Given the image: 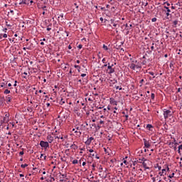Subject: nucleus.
<instances>
[{"label": "nucleus", "instance_id": "338daca9", "mask_svg": "<svg viewBox=\"0 0 182 182\" xmlns=\"http://www.w3.org/2000/svg\"><path fill=\"white\" fill-rule=\"evenodd\" d=\"M68 49H72V46L69 45L68 46Z\"/></svg>", "mask_w": 182, "mask_h": 182}, {"label": "nucleus", "instance_id": "c9c22d12", "mask_svg": "<svg viewBox=\"0 0 182 182\" xmlns=\"http://www.w3.org/2000/svg\"><path fill=\"white\" fill-rule=\"evenodd\" d=\"M4 117H6V119H9V114L6 113Z\"/></svg>", "mask_w": 182, "mask_h": 182}, {"label": "nucleus", "instance_id": "72a5a7b5", "mask_svg": "<svg viewBox=\"0 0 182 182\" xmlns=\"http://www.w3.org/2000/svg\"><path fill=\"white\" fill-rule=\"evenodd\" d=\"M169 178H173L174 177V173H173L171 175L168 176Z\"/></svg>", "mask_w": 182, "mask_h": 182}, {"label": "nucleus", "instance_id": "f03ea898", "mask_svg": "<svg viewBox=\"0 0 182 182\" xmlns=\"http://www.w3.org/2000/svg\"><path fill=\"white\" fill-rule=\"evenodd\" d=\"M113 66H114L113 64L110 65V63H108L107 73H108L109 75H112V73H114V68H113Z\"/></svg>", "mask_w": 182, "mask_h": 182}, {"label": "nucleus", "instance_id": "a878e982", "mask_svg": "<svg viewBox=\"0 0 182 182\" xmlns=\"http://www.w3.org/2000/svg\"><path fill=\"white\" fill-rule=\"evenodd\" d=\"M103 49H105V50H109V48H107V46L106 45H103Z\"/></svg>", "mask_w": 182, "mask_h": 182}, {"label": "nucleus", "instance_id": "603ef678", "mask_svg": "<svg viewBox=\"0 0 182 182\" xmlns=\"http://www.w3.org/2000/svg\"><path fill=\"white\" fill-rule=\"evenodd\" d=\"M47 31H52V28H50L48 26V27L47 28Z\"/></svg>", "mask_w": 182, "mask_h": 182}, {"label": "nucleus", "instance_id": "052dcab7", "mask_svg": "<svg viewBox=\"0 0 182 182\" xmlns=\"http://www.w3.org/2000/svg\"><path fill=\"white\" fill-rule=\"evenodd\" d=\"M125 117H126V120H128V119H129V115H125Z\"/></svg>", "mask_w": 182, "mask_h": 182}, {"label": "nucleus", "instance_id": "bb28decb", "mask_svg": "<svg viewBox=\"0 0 182 182\" xmlns=\"http://www.w3.org/2000/svg\"><path fill=\"white\" fill-rule=\"evenodd\" d=\"M11 100V97H7L6 98L7 103H10Z\"/></svg>", "mask_w": 182, "mask_h": 182}, {"label": "nucleus", "instance_id": "09e8293b", "mask_svg": "<svg viewBox=\"0 0 182 182\" xmlns=\"http://www.w3.org/2000/svg\"><path fill=\"white\" fill-rule=\"evenodd\" d=\"M167 6H170V3H168V2H166V3H164Z\"/></svg>", "mask_w": 182, "mask_h": 182}, {"label": "nucleus", "instance_id": "ea45409f", "mask_svg": "<svg viewBox=\"0 0 182 182\" xmlns=\"http://www.w3.org/2000/svg\"><path fill=\"white\" fill-rule=\"evenodd\" d=\"M16 83H18V81L15 80L14 85V87L17 86V84H16Z\"/></svg>", "mask_w": 182, "mask_h": 182}, {"label": "nucleus", "instance_id": "58836bf2", "mask_svg": "<svg viewBox=\"0 0 182 182\" xmlns=\"http://www.w3.org/2000/svg\"><path fill=\"white\" fill-rule=\"evenodd\" d=\"M20 156H23L24 153L23 151L19 152Z\"/></svg>", "mask_w": 182, "mask_h": 182}, {"label": "nucleus", "instance_id": "f257e3e1", "mask_svg": "<svg viewBox=\"0 0 182 182\" xmlns=\"http://www.w3.org/2000/svg\"><path fill=\"white\" fill-rule=\"evenodd\" d=\"M129 68L132 70H136V69H141V65L139 64V62L137 63H134L129 65Z\"/></svg>", "mask_w": 182, "mask_h": 182}, {"label": "nucleus", "instance_id": "f3484780", "mask_svg": "<svg viewBox=\"0 0 182 182\" xmlns=\"http://www.w3.org/2000/svg\"><path fill=\"white\" fill-rule=\"evenodd\" d=\"M131 63H137V60H134V58H130Z\"/></svg>", "mask_w": 182, "mask_h": 182}, {"label": "nucleus", "instance_id": "9d476101", "mask_svg": "<svg viewBox=\"0 0 182 182\" xmlns=\"http://www.w3.org/2000/svg\"><path fill=\"white\" fill-rule=\"evenodd\" d=\"M8 122H9V118H6V117H4L3 120L1 121V124H4L5 123H8Z\"/></svg>", "mask_w": 182, "mask_h": 182}, {"label": "nucleus", "instance_id": "680f3d73", "mask_svg": "<svg viewBox=\"0 0 182 182\" xmlns=\"http://www.w3.org/2000/svg\"><path fill=\"white\" fill-rule=\"evenodd\" d=\"M166 16H170V12L166 13Z\"/></svg>", "mask_w": 182, "mask_h": 182}, {"label": "nucleus", "instance_id": "6e6552de", "mask_svg": "<svg viewBox=\"0 0 182 182\" xmlns=\"http://www.w3.org/2000/svg\"><path fill=\"white\" fill-rule=\"evenodd\" d=\"M18 4H19V5H28L29 1L27 0H19Z\"/></svg>", "mask_w": 182, "mask_h": 182}, {"label": "nucleus", "instance_id": "473e14b6", "mask_svg": "<svg viewBox=\"0 0 182 182\" xmlns=\"http://www.w3.org/2000/svg\"><path fill=\"white\" fill-rule=\"evenodd\" d=\"M85 161V159H80L79 161L80 164H82V162Z\"/></svg>", "mask_w": 182, "mask_h": 182}, {"label": "nucleus", "instance_id": "dca6fc26", "mask_svg": "<svg viewBox=\"0 0 182 182\" xmlns=\"http://www.w3.org/2000/svg\"><path fill=\"white\" fill-rule=\"evenodd\" d=\"M142 166L143 167H144L145 170L149 169V168L147 166V164H146L145 162L142 163Z\"/></svg>", "mask_w": 182, "mask_h": 182}, {"label": "nucleus", "instance_id": "4be33fe9", "mask_svg": "<svg viewBox=\"0 0 182 182\" xmlns=\"http://www.w3.org/2000/svg\"><path fill=\"white\" fill-rule=\"evenodd\" d=\"M21 168H25L26 167H28V164H21Z\"/></svg>", "mask_w": 182, "mask_h": 182}, {"label": "nucleus", "instance_id": "c03bdc74", "mask_svg": "<svg viewBox=\"0 0 182 182\" xmlns=\"http://www.w3.org/2000/svg\"><path fill=\"white\" fill-rule=\"evenodd\" d=\"M123 163H124V164H126V166H127V164H128L127 161H126V160H124Z\"/></svg>", "mask_w": 182, "mask_h": 182}, {"label": "nucleus", "instance_id": "1a4fd4ad", "mask_svg": "<svg viewBox=\"0 0 182 182\" xmlns=\"http://www.w3.org/2000/svg\"><path fill=\"white\" fill-rule=\"evenodd\" d=\"M1 87H4V89H6L8 87V81L3 80L2 82H1Z\"/></svg>", "mask_w": 182, "mask_h": 182}, {"label": "nucleus", "instance_id": "c756f323", "mask_svg": "<svg viewBox=\"0 0 182 182\" xmlns=\"http://www.w3.org/2000/svg\"><path fill=\"white\" fill-rule=\"evenodd\" d=\"M151 22H157V18H151Z\"/></svg>", "mask_w": 182, "mask_h": 182}, {"label": "nucleus", "instance_id": "de8ad7c7", "mask_svg": "<svg viewBox=\"0 0 182 182\" xmlns=\"http://www.w3.org/2000/svg\"><path fill=\"white\" fill-rule=\"evenodd\" d=\"M156 177H155V178H154V177H153V178H152V181H153V182H156Z\"/></svg>", "mask_w": 182, "mask_h": 182}, {"label": "nucleus", "instance_id": "2f4dec72", "mask_svg": "<svg viewBox=\"0 0 182 182\" xmlns=\"http://www.w3.org/2000/svg\"><path fill=\"white\" fill-rule=\"evenodd\" d=\"M151 50H154V43H152V46L151 47Z\"/></svg>", "mask_w": 182, "mask_h": 182}, {"label": "nucleus", "instance_id": "0e129e2a", "mask_svg": "<svg viewBox=\"0 0 182 182\" xmlns=\"http://www.w3.org/2000/svg\"><path fill=\"white\" fill-rule=\"evenodd\" d=\"M19 176H20V177H24V175L22 174V173H21V174L19 175Z\"/></svg>", "mask_w": 182, "mask_h": 182}, {"label": "nucleus", "instance_id": "cd10ccee", "mask_svg": "<svg viewBox=\"0 0 182 182\" xmlns=\"http://www.w3.org/2000/svg\"><path fill=\"white\" fill-rule=\"evenodd\" d=\"M60 105H65V101L63 100V98H61V100L60 101Z\"/></svg>", "mask_w": 182, "mask_h": 182}, {"label": "nucleus", "instance_id": "20e7f679", "mask_svg": "<svg viewBox=\"0 0 182 182\" xmlns=\"http://www.w3.org/2000/svg\"><path fill=\"white\" fill-rule=\"evenodd\" d=\"M40 146L41 147H43L46 150V149L49 148V142L45 141H40Z\"/></svg>", "mask_w": 182, "mask_h": 182}, {"label": "nucleus", "instance_id": "6ab92c4d", "mask_svg": "<svg viewBox=\"0 0 182 182\" xmlns=\"http://www.w3.org/2000/svg\"><path fill=\"white\" fill-rule=\"evenodd\" d=\"M6 26L8 27V28H12V24H9L8 23V21H6Z\"/></svg>", "mask_w": 182, "mask_h": 182}, {"label": "nucleus", "instance_id": "f8f14e48", "mask_svg": "<svg viewBox=\"0 0 182 182\" xmlns=\"http://www.w3.org/2000/svg\"><path fill=\"white\" fill-rule=\"evenodd\" d=\"M178 154H180V156H181L182 154V144H181L178 147Z\"/></svg>", "mask_w": 182, "mask_h": 182}, {"label": "nucleus", "instance_id": "4468645a", "mask_svg": "<svg viewBox=\"0 0 182 182\" xmlns=\"http://www.w3.org/2000/svg\"><path fill=\"white\" fill-rule=\"evenodd\" d=\"M41 9H43V15H45V14H46V11H48V7H46V6H43V7H41Z\"/></svg>", "mask_w": 182, "mask_h": 182}, {"label": "nucleus", "instance_id": "8fccbe9b", "mask_svg": "<svg viewBox=\"0 0 182 182\" xmlns=\"http://www.w3.org/2000/svg\"><path fill=\"white\" fill-rule=\"evenodd\" d=\"M100 8L101 11H105V7L99 6Z\"/></svg>", "mask_w": 182, "mask_h": 182}, {"label": "nucleus", "instance_id": "6e6d98bb", "mask_svg": "<svg viewBox=\"0 0 182 182\" xmlns=\"http://www.w3.org/2000/svg\"><path fill=\"white\" fill-rule=\"evenodd\" d=\"M89 102H93V100L90 97L88 98Z\"/></svg>", "mask_w": 182, "mask_h": 182}, {"label": "nucleus", "instance_id": "39448f33", "mask_svg": "<svg viewBox=\"0 0 182 182\" xmlns=\"http://www.w3.org/2000/svg\"><path fill=\"white\" fill-rule=\"evenodd\" d=\"M144 144L146 149H150V141H147V139H144Z\"/></svg>", "mask_w": 182, "mask_h": 182}, {"label": "nucleus", "instance_id": "4c0bfd02", "mask_svg": "<svg viewBox=\"0 0 182 182\" xmlns=\"http://www.w3.org/2000/svg\"><path fill=\"white\" fill-rule=\"evenodd\" d=\"M61 18V21H62L63 19V14L60 15V16H58V18Z\"/></svg>", "mask_w": 182, "mask_h": 182}, {"label": "nucleus", "instance_id": "c85d7f7f", "mask_svg": "<svg viewBox=\"0 0 182 182\" xmlns=\"http://www.w3.org/2000/svg\"><path fill=\"white\" fill-rule=\"evenodd\" d=\"M154 97H155L154 93H151V99H152V100H154Z\"/></svg>", "mask_w": 182, "mask_h": 182}, {"label": "nucleus", "instance_id": "b1692460", "mask_svg": "<svg viewBox=\"0 0 182 182\" xmlns=\"http://www.w3.org/2000/svg\"><path fill=\"white\" fill-rule=\"evenodd\" d=\"M74 68H75V69H78V72H80V66L77 65H75Z\"/></svg>", "mask_w": 182, "mask_h": 182}, {"label": "nucleus", "instance_id": "412c9836", "mask_svg": "<svg viewBox=\"0 0 182 182\" xmlns=\"http://www.w3.org/2000/svg\"><path fill=\"white\" fill-rule=\"evenodd\" d=\"M156 181L161 182V177L156 176Z\"/></svg>", "mask_w": 182, "mask_h": 182}, {"label": "nucleus", "instance_id": "e433bc0d", "mask_svg": "<svg viewBox=\"0 0 182 182\" xmlns=\"http://www.w3.org/2000/svg\"><path fill=\"white\" fill-rule=\"evenodd\" d=\"M3 38H8V35L6 33H4L2 35Z\"/></svg>", "mask_w": 182, "mask_h": 182}, {"label": "nucleus", "instance_id": "864d4df0", "mask_svg": "<svg viewBox=\"0 0 182 182\" xmlns=\"http://www.w3.org/2000/svg\"><path fill=\"white\" fill-rule=\"evenodd\" d=\"M46 106H47V107H49L50 106V103H49V102L46 103Z\"/></svg>", "mask_w": 182, "mask_h": 182}, {"label": "nucleus", "instance_id": "13d9d810", "mask_svg": "<svg viewBox=\"0 0 182 182\" xmlns=\"http://www.w3.org/2000/svg\"><path fill=\"white\" fill-rule=\"evenodd\" d=\"M82 77H85V76H86V74L83 73L81 75Z\"/></svg>", "mask_w": 182, "mask_h": 182}, {"label": "nucleus", "instance_id": "a19ab883", "mask_svg": "<svg viewBox=\"0 0 182 182\" xmlns=\"http://www.w3.org/2000/svg\"><path fill=\"white\" fill-rule=\"evenodd\" d=\"M177 23H178V21H173V25L176 26V25H177Z\"/></svg>", "mask_w": 182, "mask_h": 182}, {"label": "nucleus", "instance_id": "5701e85b", "mask_svg": "<svg viewBox=\"0 0 182 182\" xmlns=\"http://www.w3.org/2000/svg\"><path fill=\"white\" fill-rule=\"evenodd\" d=\"M115 89H117V90H122V87L119 85H115Z\"/></svg>", "mask_w": 182, "mask_h": 182}, {"label": "nucleus", "instance_id": "e2e57ef3", "mask_svg": "<svg viewBox=\"0 0 182 182\" xmlns=\"http://www.w3.org/2000/svg\"><path fill=\"white\" fill-rule=\"evenodd\" d=\"M95 159H97V160H99V159H100L97 155L95 156Z\"/></svg>", "mask_w": 182, "mask_h": 182}, {"label": "nucleus", "instance_id": "69168bd1", "mask_svg": "<svg viewBox=\"0 0 182 182\" xmlns=\"http://www.w3.org/2000/svg\"><path fill=\"white\" fill-rule=\"evenodd\" d=\"M82 166H86V162L83 161L82 162Z\"/></svg>", "mask_w": 182, "mask_h": 182}, {"label": "nucleus", "instance_id": "423d86ee", "mask_svg": "<svg viewBox=\"0 0 182 182\" xmlns=\"http://www.w3.org/2000/svg\"><path fill=\"white\" fill-rule=\"evenodd\" d=\"M109 103L110 105H112V106H117V101H116L114 98H110Z\"/></svg>", "mask_w": 182, "mask_h": 182}, {"label": "nucleus", "instance_id": "ddd939ff", "mask_svg": "<svg viewBox=\"0 0 182 182\" xmlns=\"http://www.w3.org/2000/svg\"><path fill=\"white\" fill-rule=\"evenodd\" d=\"M146 129L149 131H151V129H153V125L150 124H148L146 125Z\"/></svg>", "mask_w": 182, "mask_h": 182}, {"label": "nucleus", "instance_id": "aec40b11", "mask_svg": "<svg viewBox=\"0 0 182 182\" xmlns=\"http://www.w3.org/2000/svg\"><path fill=\"white\" fill-rule=\"evenodd\" d=\"M164 8L165 9H166V12H171V10H170V9L168 7H167L166 6H164Z\"/></svg>", "mask_w": 182, "mask_h": 182}, {"label": "nucleus", "instance_id": "774afa93", "mask_svg": "<svg viewBox=\"0 0 182 182\" xmlns=\"http://www.w3.org/2000/svg\"><path fill=\"white\" fill-rule=\"evenodd\" d=\"M107 109L110 110V106H109V105L107 106Z\"/></svg>", "mask_w": 182, "mask_h": 182}, {"label": "nucleus", "instance_id": "a211bd4d", "mask_svg": "<svg viewBox=\"0 0 182 182\" xmlns=\"http://www.w3.org/2000/svg\"><path fill=\"white\" fill-rule=\"evenodd\" d=\"M4 95H9L11 93V91L8 89L5 90L4 92Z\"/></svg>", "mask_w": 182, "mask_h": 182}, {"label": "nucleus", "instance_id": "a18cd8bd", "mask_svg": "<svg viewBox=\"0 0 182 182\" xmlns=\"http://www.w3.org/2000/svg\"><path fill=\"white\" fill-rule=\"evenodd\" d=\"M100 124H105V122L102 121V120H100Z\"/></svg>", "mask_w": 182, "mask_h": 182}, {"label": "nucleus", "instance_id": "5fc2aeb1", "mask_svg": "<svg viewBox=\"0 0 182 182\" xmlns=\"http://www.w3.org/2000/svg\"><path fill=\"white\" fill-rule=\"evenodd\" d=\"M144 82V80L142 79L140 80L139 83L143 84Z\"/></svg>", "mask_w": 182, "mask_h": 182}, {"label": "nucleus", "instance_id": "393cba45", "mask_svg": "<svg viewBox=\"0 0 182 182\" xmlns=\"http://www.w3.org/2000/svg\"><path fill=\"white\" fill-rule=\"evenodd\" d=\"M79 163V161H77V159H75L73 161V164H77Z\"/></svg>", "mask_w": 182, "mask_h": 182}, {"label": "nucleus", "instance_id": "2eb2a0df", "mask_svg": "<svg viewBox=\"0 0 182 182\" xmlns=\"http://www.w3.org/2000/svg\"><path fill=\"white\" fill-rule=\"evenodd\" d=\"M70 147L73 149V150H77V145L73 144L70 146Z\"/></svg>", "mask_w": 182, "mask_h": 182}, {"label": "nucleus", "instance_id": "7c9ffc66", "mask_svg": "<svg viewBox=\"0 0 182 182\" xmlns=\"http://www.w3.org/2000/svg\"><path fill=\"white\" fill-rule=\"evenodd\" d=\"M164 171H166V169H162V172H159L160 176H163V173H164Z\"/></svg>", "mask_w": 182, "mask_h": 182}, {"label": "nucleus", "instance_id": "37998d69", "mask_svg": "<svg viewBox=\"0 0 182 182\" xmlns=\"http://www.w3.org/2000/svg\"><path fill=\"white\" fill-rule=\"evenodd\" d=\"M181 49H179V50H178V52L177 53H178V55H182V53H181Z\"/></svg>", "mask_w": 182, "mask_h": 182}, {"label": "nucleus", "instance_id": "79ce46f5", "mask_svg": "<svg viewBox=\"0 0 182 182\" xmlns=\"http://www.w3.org/2000/svg\"><path fill=\"white\" fill-rule=\"evenodd\" d=\"M102 62V63H106V58H103Z\"/></svg>", "mask_w": 182, "mask_h": 182}, {"label": "nucleus", "instance_id": "49530a36", "mask_svg": "<svg viewBox=\"0 0 182 182\" xmlns=\"http://www.w3.org/2000/svg\"><path fill=\"white\" fill-rule=\"evenodd\" d=\"M149 75H151V76H154V73H153V72H149Z\"/></svg>", "mask_w": 182, "mask_h": 182}, {"label": "nucleus", "instance_id": "bf43d9fd", "mask_svg": "<svg viewBox=\"0 0 182 182\" xmlns=\"http://www.w3.org/2000/svg\"><path fill=\"white\" fill-rule=\"evenodd\" d=\"M90 153H93V151H95L93 149H90L89 150Z\"/></svg>", "mask_w": 182, "mask_h": 182}, {"label": "nucleus", "instance_id": "9b49d317", "mask_svg": "<svg viewBox=\"0 0 182 182\" xmlns=\"http://www.w3.org/2000/svg\"><path fill=\"white\" fill-rule=\"evenodd\" d=\"M47 139H48V143H52V141H53V136L48 135L47 136Z\"/></svg>", "mask_w": 182, "mask_h": 182}, {"label": "nucleus", "instance_id": "7ed1b4c3", "mask_svg": "<svg viewBox=\"0 0 182 182\" xmlns=\"http://www.w3.org/2000/svg\"><path fill=\"white\" fill-rule=\"evenodd\" d=\"M172 115H173V114L171 113L170 109H166V110L164 111V119H168V117H171Z\"/></svg>", "mask_w": 182, "mask_h": 182}, {"label": "nucleus", "instance_id": "4d7b16f0", "mask_svg": "<svg viewBox=\"0 0 182 182\" xmlns=\"http://www.w3.org/2000/svg\"><path fill=\"white\" fill-rule=\"evenodd\" d=\"M107 65H109V64H107V63H105V64L102 66V68H106V67L107 66Z\"/></svg>", "mask_w": 182, "mask_h": 182}, {"label": "nucleus", "instance_id": "3c124183", "mask_svg": "<svg viewBox=\"0 0 182 182\" xmlns=\"http://www.w3.org/2000/svg\"><path fill=\"white\" fill-rule=\"evenodd\" d=\"M146 60H144V61H142V63H141L142 65H146Z\"/></svg>", "mask_w": 182, "mask_h": 182}, {"label": "nucleus", "instance_id": "0eeeda50", "mask_svg": "<svg viewBox=\"0 0 182 182\" xmlns=\"http://www.w3.org/2000/svg\"><path fill=\"white\" fill-rule=\"evenodd\" d=\"M92 140H95V138H93V136L88 138L85 141V144H87V146H90Z\"/></svg>", "mask_w": 182, "mask_h": 182}, {"label": "nucleus", "instance_id": "f704fd0d", "mask_svg": "<svg viewBox=\"0 0 182 182\" xmlns=\"http://www.w3.org/2000/svg\"><path fill=\"white\" fill-rule=\"evenodd\" d=\"M78 49H82V48H83V46L82 44H80L78 46H77Z\"/></svg>", "mask_w": 182, "mask_h": 182}]
</instances>
